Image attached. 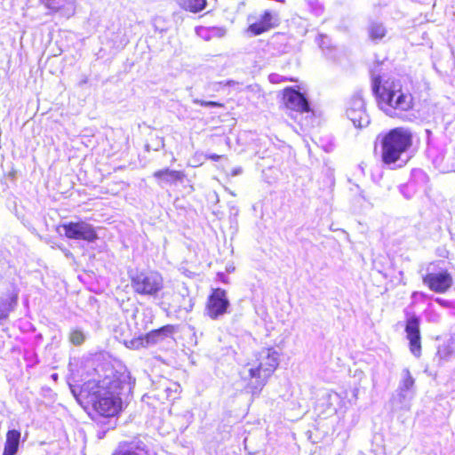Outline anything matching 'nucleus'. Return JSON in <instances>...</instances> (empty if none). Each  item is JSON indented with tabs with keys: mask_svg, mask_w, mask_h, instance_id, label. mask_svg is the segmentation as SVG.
<instances>
[{
	"mask_svg": "<svg viewBox=\"0 0 455 455\" xmlns=\"http://www.w3.org/2000/svg\"><path fill=\"white\" fill-rule=\"evenodd\" d=\"M12 310V302L8 299L0 302V319L7 318L10 311Z\"/></svg>",
	"mask_w": 455,
	"mask_h": 455,
	"instance_id": "obj_22",
	"label": "nucleus"
},
{
	"mask_svg": "<svg viewBox=\"0 0 455 455\" xmlns=\"http://www.w3.org/2000/svg\"><path fill=\"white\" fill-rule=\"evenodd\" d=\"M347 116L355 127H364L370 123L365 102L360 92L355 93L347 102Z\"/></svg>",
	"mask_w": 455,
	"mask_h": 455,
	"instance_id": "obj_7",
	"label": "nucleus"
},
{
	"mask_svg": "<svg viewBox=\"0 0 455 455\" xmlns=\"http://www.w3.org/2000/svg\"><path fill=\"white\" fill-rule=\"evenodd\" d=\"M367 31L370 39L375 42L381 40L387 34L386 27L378 21L370 22Z\"/></svg>",
	"mask_w": 455,
	"mask_h": 455,
	"instance_id": "obj_19",
	"label": "nucleus"
},
{
	"mask_svg": "<svg viewBox=\"0 0 455 455\" xmlns=\"http://www.w3.org/2000/svg\"><path fill=\"white\" fill-rule=\"evenodd\" d=\"M153 176L157 179H163L165 182L181 181L184 179L182 172L168 168L155 172Z\"/></svg>",
	"mask_w": 455,
	"mask_h": 455,
	"instance_id": "obj_17",
	"label": "nucleus"
},
{
	"mask_svg": "<svg viewBox=\"0 0 455 455\" xmlns=\"http://www.w3.org/2000/svg\"><path fill=\"white\" fill-rule=\"evenodd\" d=\"M405 331L410 342L411 352L417 357L421 354L419 318L412 315L407 318Z\"/></svg>",
	"mask_w": 455,
	"mask_h": 455,
	"instance_id": "obj_11",
	"label": "nucleus"
},
{
	"mask_svg": "<svg viewBox=\"0 0 455 455\" xmlns=\"http://www.w3.org/2000/svg\"><path fill=\"white\" fill-rule=\"evenodd\" d=\"M237 84L236 82L233 81V80H229L226 83V85H233V84Z\"/></svg>",
	"mask_w": 455,
	"mask_h": 455,
	"instance_id": "obj_28",
	"label": "nucleus"
},
{
	"mask_svg": "<svg viewBox=\"0 0 455 455\" xmlns=\"http://www.w3.org/2000/svg\"><path fill=\"white\" fill-rule=\"evenodd\" d=\"M207 157L209 159H212V160H214V161H218L219 159L221 158V156L216 155V154H210V155L207 156Z\"/></svg>",
	"mask_w": 455,
	"mask_h": 455,
	"instance_id": "obj_26",
	"label": "nucleus"
},
{
	"mask_svg": "<svg viewBox=\"0 0 455 455\" xmlns=\"http://www.w3.org/2000/svg\"><path fill=\"white\" fill-rule=\"evenodd\" d=\"M283 102L289 110L295 115L291 117L302 126H307L313 117V111L311 110L308 101L306 97L299 91L291 87L283 90Z\"/></svg>",
	"mask_w": 455,
	"mask_h": 455,
	"instance_id": "obj_5",
	"label": "nucleus"
},
{
	"mask_svg": "<svg viewBox=\"0 0 455 455\" xmlns=\"http://www.w3.org/2000/svg\"><path fill=\"white\" fill-rule=\"evenodd\" d=\"M52 13L60 12L69 18L75 14L76 0H39Z\"/></svg>",
	"mask_w": 455,
	"mask_h": 455,
	"instance_id": "obj_14",
	"label": "nucleus"
},
{
	"mask_svg": "<svg viewBox=\"0 0 455 455\" xmlns=\"http://www.w3.org/2000/svg\"><path fill=\"white\" fill-rule=\"evenodd\" d=\"M166 391H172V388L167 387Z\"/></svg>",
	"mask_w": 455,
	"mask_h": 455,
	"instance_id": "obj_31",
	"label": "nucleus"
},
{
	"mask_svg": "<svg viewBox=\"0 0 455 455\" xmlns=\"http://www.w3.org/2000/svg\"><path fill=\"white\" fill-rule=\"evenodd\" d=\"M20 439V432L15 429L9 430L6 434V441L3 455L16 454Z\"/></svg>",
	"mask_w": 455,
	"mask_h": 455,
	"instance_id": "obj_15",
	"label": "nucleus"
},
{
	"mask_svg": "<svg viewBox=\"0 0 455 455\" xmlns=\"http://www.w3.org/2000/svg\"><path fill=\"white\" fill-rule=\"evenodd\" d=\"M212 36L223 37L226 35V29L222 28H212L209 31Z\"/></svg>",
	"mask_w": 455,
	"mask_h": 455,
	"instance_id": "obj_24",
	"label": "nucleus"
},
{
	"mask_svg": "<svg viewBox=\"0 0 455 455\" xmlns=\"http://www.w3.org/2000/svg\"><path fill=\"white\" fill-rule=\"evenodd\" d=\"M414 379L411 375L408 369L403 371V379L399 385V396L402 400H405L408 397L409 393L412 390L414 386Z\"/></svg>",
	"mask_w": 455,
	"mask_h": 455,
	"instance_id": "obj_16",
	"label": "nucleus"
},
{
	"mask_svg": "<svg viewBox=\"0 0 455 455\" xmlns=\"http://www.w3.org/2000/svg\"><path fill=\"white\" fill-rule=\"evenodd\" d=\"M229 305L226 291L220 288L214 289L207 301L206 314L210 318L216 320L228 312Z\"/></svg>",
	"mask_w": 455,
	"mask_h": 455,
	"instance_id": "obj_8",
	"label": "nucleus"
},
{
	"mask_svg": "<svg viewBox=\"0 0 455 455\" xmlns=\"http://www.w3.org/2000/svg\"><path fill=\"white\" fill-rule=\"evenodd\" d=\"M380 77H375L372 91L379 99V105L387 115L394 116L396 110L407 111L412 107L411 94L403 93L401 90H394L384 86L380 92Z\"/></svg>",
	"mask_w": 455,
	"mask_h": 455,
	"instance_id": "obj_4",
	"label": "nucleus"
},
{
	"mask_svg": "<svg viewBox=\"0 0 455 455\" xmlns=\"http://www.w3.org/2000/svg\"><path fill=\"white\" fill-rule=\"evenodd\" d=\"M131 286L136 293L156 298L164 288V278L156 271L140 272L132 276Z\"/></svg>",
	"mask_w": 455,
	"mask_h": 455,
	"instance_id": "obj_6",
	"label": "nucleus"
},
{
	"mask_svg": "<svg viewBox=\"0 0 455 455\" xmlns=\"http://www.w3.org/2000/svg\"><path fill=\"white\" fill-rule=\"evenodd\" d=\"M182 300L185 302V305L184 307H182L181 306H180V308H179V311H181V310H184L185 312H189L192 307H193V304L191 303V299H188V298H186V297H181Z\"/></svg>",
	"mask_w": 455,
	"mask_h": 455,
	"instance_id": "obj_25",
	"label": "nucleus"
},
{
	"mask_svg": "<svg viewBox=\"0 0 455 455\" xmlns=\"http://www.w3.org/2000/svg\"><path fill=\"white\" fill-rule=\"evenodd\" d=\"M412 144V133L409 129L398 127L391 130L381 140V157L385 164L401 167L407 159L403 156Z\"/></svg>",
	"mask_w": 455,
	"mask_h": 455,
	"instance_id": "obj_2",
	"label": "nucleus"
},
{
	"mask_svg": "<svg viewBox=\"0 0 455 455\" xmlns=\"http://www.w3.org/2000/svg\"><path fill=\"white\" fill-rule=\"evenodd\" d=\"M424 283H426L430 290L443 293L445 292L453 283L451 275L447 272L441 273H430L423 278Z\"/></svg>",
	"mask_w": 455,
	"mask_h": 455,
	"instance_id": "obj_12",
	"label": "nucleus"
},
{
	"mask_svg": "<svg viewBox=\"0 0 455 455\" xmlns=\"http://www.w3.org/2000/svg\"><path fill=\"white\" fill-rule=\"evenodd\" d=\"M134 384L127 371L107 376L98 383L88 382L87 387L92 391L90 402L94 411L103 417L115 416L121 410L120 395L131 393Z\"/></svg>",
	"mask_w": 455,
	"mask_h": 455,
	"instance_id": "obj_1",
	"label": "nucleus"
},
{
	"mask_svg": "<svg viewBox=\"0 0 455 455\" xmlns=\"http://www.w3.org/2000/svg\"><path fill=\"white\" fill-rule=\"evenodd\" d=\"M174 391L178 392V389L180 388V386L176 383L173 384Z\"/></svg>",
	"mask_w": 455,
	"mask_h": 455,
	"instance_id": "obj_29",
	"label": "nucleus"
},
{
	"mask_svg": "<svg viewBox=\"0 0 455 455\" xmlns=\"http://www.w3.org/2000/svg\"><path fill=\"white\" fill-rule=\"evenodd\" d=\"M435 301H436L437 303H439L440 305L444 306V307H448V304H449V302H448V301H446V300H444V299H441V298H437V299H435Z\"/></svg>",
	"mask_w": 455,
	"mask_h": 455,
	"instance_id": "obj_27",
	"label": "nucleus"
},
{
	"mask_svg": "<svg viewBox=\"0 0 455 455\" xmlns=\"http://www.w3.org/2000/svg\"><path fill=\"white\" fill-rule=\"evenodd\" d=\"M52 378H53V379H56V378H57V374H53V375H52Z\"/></svg>",
	"mask_w": 455,
	"mask_h": 455,
	"instance_id": "obj_30",
	"label": "nucleus"
},
{
	"mask_svg": "<svg viewBox=\"0 0 455 455\" xmlns=\"http://www.w3.org/2000/svg\"><path fill=\"white\" fill-rule=\"evenodd\" d=\"M278 365L279 354L272 347L262 348L255 355V362L247 365L249 376L254 379L251 383L253 394L261 390Z\"/></svg>",
	"mask_w": 455,
	"mask_h": 455,
	"instance_id": "obj_3",
	"label": "nucleus"
},
{
	"mask_svg": "<svg viewBox=\"0 0 455 455\" xmlns=\"http://www.w3.org/2000/svg\"><path fill=\"white\" fill-rule=\"evenodd\" d=\"M455 355V332L451 336L446 344L439 347L437 355L440 359L449 360Z\"/></svg>",
	"mask_w": 455,
	"mask_h": 455,
	"instance_id": "obj_20",
	"label": "nucleus"
},
{
	"mask_svg": "<svg viewBox=\"0 0 455 455\" xmlns=\"http://www.w3.org/2000/svg\"><path fill=\"white\" fill-rule=\"evenodd\" d=\"M85 339L86 335L81 329L76 328L69 332L68 339L75 346L82 345Z\"/></svg>",
	"mask_w": 455,
	"mask_h": 455,
	"instance_id": "obj_21",
	"label": "nucleus"
},
{
	"mask_svg": "<svg viewBox=\"0 0 455 455\" xmlns=\"http://www.w3.org/2000/svg\"><path fill=\"white\" fill-rule=\"evenodd\" d=\"M65 235L70 239L93 242L98 238L94 228L86 222H70L63 225Z\"/></svg>",
	"mask_w": 455,
	"mask_h": 455,
	"instance_id": "obj_9",
	"label": "nucleus"
},
{
	"mask_svg": "<svg viewBox=\"0 0 455 455\" xmlns=\"http://www.w3.org/2000/svg\"><path fill=\"white\" fill-rule=\"evenodd\" d=\"M173 331V326L166 325L160 329L154 330L148 332L145 337L140 338L138 339L132 340V345L135 348L139 347H146L153 344H156L157 342L164 339L168 335L172 334Z\"/></svg>",
	"mask_w": 455,
	"mask_h": 455,
	"instance_id": "obj_13",
	"label": "nucleus"
},
{
	"mask_svg": "<svg viewBox=\"0 0 455 455\" xmlns=\"http://www.w3.org/2000/svg\"><path fill=\"white\" fill-rule=\"evenodd\" d=\"M248 31L253 36L260 35L276 27L279 23L278 15L271 11H265L259 18L250 17Z\"/></svg>",
	"mask_w": 455,
	"mask_h": 455,
	"instance_id": "obj_10",
	"label": "nucleus"
},
{
	"mask_svg": "<svg viewBox=\"0 0 455 455\" xmlns=\"http://www.w3.org/2000/svg\"><path fill=\"white\" fill-rule=\"evenodd\" d=\"M177 4L187 12L197 13L206 7L207 2L206 0H177Z\"/></svg>",
	"mask_w": 455,
	"mask_h": 455,
	"instance_id": "obj_18",
	"label": "nucleus"
},
{
	"mask_svg": "<svg viewBox=\"0 0 455 455\" xmlns=\"http://www.w3.org/2000/svg\"><path fill=\"white\" fill-rule=\"evenodd\" d=\"M193 102L195 104H197V105H200V106H203V107H219V108H223V104L220 103V102H216V101H206V100H198V99H195L193 100Z\"/></svg>",
	"mask_w": 455,
	"mask_h": 455,
	"instance_id": "obj_23",
	"label": "nucleus"
}]
</instances>
